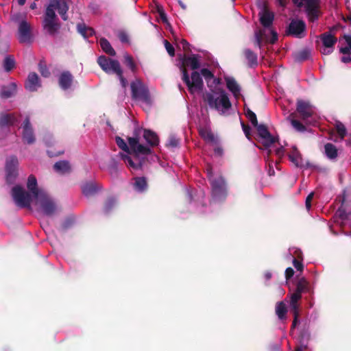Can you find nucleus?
Returning <instances> with one entry per match:
<instances>
[{"label": "nucleus", "mask_w": 351, "mask_h": 351, "mask_svg": "<svg viewBox=\"0 0 351 351\" xmlns=\"http://www.w3.org/2000/svg\"><path fill=\"white\" fill-rule=\"evenodd\" d=\"M301 298L302 295L297 293L296 291H294L293 293L291 294L290 306L291 311H299L298 302L301 299Z\"/></svg>", "instance_id": "58836bf2"}, {"label": "nucleus", "mask_w": 351, "mask_h": 351, "mask_svg": "<svg viewBox=\"0 0 351 351\" xmlns=\"http://www.w3.org/2000/svg\"><path fill=\"white\" fill-rule=\"evenodd\" d=\"M259 21L261 24L265 28H269L274 20V14L269 11L266 5H264L258 13Z\"/></svg>", "instance_id": "dca6fc26"}, {"label": "nucleus", "mask_w": 351, "mask_h": 351, "mask_svg": "<svg viewBox=\"0 0 351 351\" xmlns=\"http://www.w3.org/2000/svg\"><path fill=\"white\" fill-rule=\"evenodd\" d=\"M296 112L291 113L287 117V119L291 122L293 128L298 132H304L306 131V127L301 123L300 121L296 119Z\"/></svg>", "instance_id": "cd10ccee"}, {"label": "nucleus", "mask_w": 351, "mask_h": 351, "mask_svg": "<svg viewBox=\"0 0 351 351\" xmlns=\"http://www.w3.org/2000/svg\"><path fill=\"white\" fill-rule=\"evenodd\" d=\"M217 93H206L203 95L204 101H206L210 108H214L217 110H221L223 112L229 110L232 107V104L229 99L227 93L221 90L219 96H216Z\"/></svg>", "instance_id": "7ed1b4c3"}, {"label": "nucleus", "mask_w": 351, "mask_h": 351, "mask_svg": "<svg viewBox=\"0 0 351 351\" xmlns=\"http://www.w3.org/2000/svg\"><path fill=\"white\" fill-rule=\"evenodd\" d=\"M210 184L213 198L217 201H224L228 196V188L225 178L222 176H219L216 179H212Z\"/></svg>", "instance_id": "0eeeda50"}, {"label": "nucleus", "mask_w": 351, "mask_h": 351, "mask_svg": "<svg viewBox=\"0 0 351 351\" xmlns=\"http://www.w3.org/2000/svg\"><path fill=\"white\" fill-rule=\"evenodd\" d=\"M99 45L102 49V50L107 54L114 56L116 55V51L111 46L110 42L105 38H101L99 40Z\"/></svg>", "instance_id": "473e14b6"}, {"label": "nucleus", "mask_w": 351, "mask_h": 351, "mask_svg": "<svg viewBox=\"0 0 351 351\" xmlns=\"http://www.w3.org/2000/svg\"><path fill=\"white\" fill-rule=\"evenodd\" d=\"M16 90V84L14 82L7 86H3L1 88L0 97L2 99H8L11 97Z\"/></svg>", "instance_id": "b1692460"}, {"label": "nucleus", "mask_w": 351, "mask_h": 351, "mask_svg": "<svg viewBox=\"0 0 351 351\" xmlns=\"http://www.w3.org/2000/svg\"><path fill=\"white\" fill-rule=\"evenodd\" d=\"M121 158L125 162V163H126L128 166L134 169H139L142 167V164L141 161H138V162L136 163L128 155L121 154Z\"/></svg>", "instance_id": "a19ab883"}, {"label": "nucleus", "mask_w": 351, "mask_h": 351, "mask_svg": "<svg viewBox=\"0 0 351 351\" xmlns=\"http://www.w3.org/2000/svg\"><path fill=\"white\" fill-rule=\"evenodd\" d=\"M27 187L29 191L30 194L32 195L34 199H36L40 195H41V194L45 193V191L43 189L38 188L37 180L33 175L29 176L27 182Z\"/></svg>", "instance_id": "6ab92c4d"}, {"label": "nucleus", "mask_w": 351, "mask_h": 351, "mask_svg": "<svg viewBox=\"0 0 351 351\" xmlns=\"http://www.w3.org/2000/svg\"><path fill=\"white\" fill-rule=\"evenodd\" d=\"M15 113H0V128H9L18 123Z\"/></svg>", "instance_id": "a211bd4d"}, {"label": "nucleus", "mask_w": 351, "mask_h": 351, "mask_svg": "<svg viewBox=\"0 0 351 351\" xmlns=\"http://www.w3.org/2000/svg\"><path fill=\"white\" fill-rule=\"evenodd\" d=\"M272 38L270 40V43L274 44L278 40V34L274 30L271 31Z\"/></svg>", "instance_id": "774afa93"}, {"label": "nucleus", "mask_w": 351, "mask_h": 351, "mask_svg": "<svg viewBox=\"0 0 351 351\" xmlns=\"http://www.w3.org/2000/svg\"><path fill=\"white\" fill-rule=\"evenodd\" d=\"M227 88L233 94V95L238 98L240 96L241 87L237 81L233 77L225 78Z\"/></svg>", "instance_id": "4be33fe9"}, {"label": "nucleus", "mask_w": 351, "mask_h": 351, "mask_svg": "<svg viewBox=\"0 0 351 351\" xmlns=\"http://www.w3.org/2000/svg\"><path fill=\"white\" fill-rule=\"evenodd\" d=\"M255 128L257 130L258 136L263 140V144L265 147H269L278 140V138L271 134L265 125L258 124V126Z\"/></svg>", "instance_id": "4468645a"}, {"label": "nucleus", "mask_w": 351, "mask_h": 351, "mask_svg": "<svg viewBox=\"0 0 351 351\" xmlns=\"http://www.w3.org/2000/svg\"><path fill=\"white\" fill-rule=\"evenodd\" d=\"M302 261L296 259L295 258L293 261V265L294 267L300 271H302L304 269L303 264L302 263Z\"/></svg>", "instance_id": "13d9d810"}, {"label": "nucleus", "mask_w": 351, "mask_h": 351, "mask_svg": "<svg viewBox=\"0 0 351 351\" xmlns=\"http://www.w3.org/2000/svg\"><path fill=\"white\" fill-rule=\"evenodd\" d=\"M294 274V270L291 267H288L285 270V277L287 280L290 279Z\"/></svg>", "instance_id": "69168bd1"}, {"label": "nucleus", "mask_w": 351, "mask_h": 351, "mask_svg": "<svg viewBox=\"0 0 351 351\" xmlns=\"http://www.w3.org/2000/svg\"><path fill=\"white\" fill-rule=\"evenodd\" d=\"M308 289V282L304 278H300L296 285L295 291L297 293L302 295V293L307 291Z\"/></svg>", "instance_id": "ea45409f"}, {"label": "nucleus", "mask_w": 351, "mask_h": 351, "mask_svg": "<svg viewBox=\"0 0 351 351\" xmlns=\"http://www.w3.org/2000/svg\"><path fill=\"white\" fill-rule=\"evenodd\" d=\"M38 70L40 74L45 77H47L50 75V72L47 69L46 64L43 61H40L39 62Z\"/></svg>", "instance_id": "8fccbe9b"}, {"label": "nucleus", "mask_w": 351, "mask_h": 351, "mask_svg": "<svg viewBox=\"0 0 351 351\" xmlns=\"http://www.w3.org/2000/svg\"><path fill=\"white\" fill-rule=\"evenodd\" d=\"M180 140L173 134H171L169 137L168 143L167 146L169 147H176L179 145Z\"/></svg>", "instance_id": "3c124183"}, {"label": "nucleus", "mask_w": 351, "mask_h": 351, "mask_svg": "<svg viewBox=\"0 0 351 351\" xmlns=\"http://www.w3.org/2000/svg\"><path fill=\"white\" fill-rule=\"evenodd\" d=\"M141 130L137 129L134 131V136L129 137L128 145L120 136H116L115 141L118 147L128 154H134L135 156L149 155L151 154V149L149 147L143 145L139 143V132Z\"/></svg>", "instance_id": "f03ea898"}, {"label": "nucleus", "mask_w": 351, "mask_h": 351, "mask_svg": "<svg viewBox=\"0 0 351 351\" xmlns=\"http://www.w3.org/2000/svg\"><path fill=\"white\" fill-rule=\"evenodd\" d=\"M32 26L26 20L20 21L18 27V39L20 43L31 42Z\"/></svg>", "instance_id": "ddd939ff"}, {"label": "nucleus", "mask_w": 351, "mask_h": 351, "mask_svg": "<svg viewBox=\"0 0 351 351\" xmlns=\"http://www.w3.org/2000/svg\"><path fill=\"white\" fill-rule=\"evenodd\" d=\"M56 171L64 174L71 172V166L67 160H60L56 162L53 165Z\"/></svg>", "instance_id": "7c9ffc66"}, {"label": "nucleus", "mask_w": 351, "mask_h": 351, "mask_svg": "<svg viewBox=\"0 0 351 351\" xmlns=\"http://www.w3.org/2000/svg\"><path fill=\"white\" fill-rule=\"evenodd\" d=\"M340 52L343 54H350V46L348 45V47H341L340 49Z\"/></svg>", "instance_id": "338daca9"}, {"label": "nucleus", "mask_w": 351, "mask_h": 351, "mask_svg": "<svg viewBox=\"0 0 351 351\" xmlns=\"http://www.w3.org/2000/svg\"><path fill=\"white\" fill-rule=\"evenodd\" d=\"M157 9H158V12L159 14V16H160V18L161 21L163 23H167L168 22L167 16V14H165L164 10H163V8L162 7L158 6Z\"/></svg>", "instance_id": "4d7b16f0"}, {"label": "nucleus", "mask_w": 351, "mask_h": 351, "mask_svg": "<svg viewBox=\"0 0 351 351\" xmlns=\"http://www.w3.org/2000/svg\"><path fill=\"white\" fill-rule=\"evenodd\" d=\"M293 315V320L291 325V329L295 328L297 324L299 323V311H291Z\"/></svg>", "instance_id": "052dcab7"}, {"label": "nucleus", "mask_w": 351, "mask_h": 351, "mask_svg": "<svg viewBox=\"0 0 351 351\" xmlns=\"http://www.w3.org/2000/svg\"><path fill=\"white\" fill-rule=\"evenodd\" d=\"M99 190V186L93 182H86L82 186V191L85 196H92Z\"/></svg>", "instance_id": "a878e982"}, {"label": "nucleus", "mask_w": 351, "mask_h": 351, "mask_svg": "<svg viewBox=\"0 0 351 351\" xmlns=\"http://www.w3.org/2000/svg\"><path fill=\"white\" fill-rule=\"evenodd\" d=\"M131 96L134 100H139L145 104H151V97L148 87L140 79H136L130 84Z\"/></svg>", "instance_id": "39448f33"}, {"label": "nucleus", "mask_w": 351, "mask_h": 351, "mask_svg": "<svg viewBox=\"0 0 351 351\" xmlns=\"http://www.w3.org/2000/svg\"><path fill=\"white\" fill-rule=\"evenodd\" d=\"M293 1L299 8H301L304 2L306 11L319 8L320 2L319 0H293Z\"/></svg>", "instance_id": "393cba45"}, {"label": "nucleus", "mask_w": 351, "mask_h": 351, "mask_svg": "<svg viewBox=\"0 0 351 351\" xmlns=\"http://www.w3.org/2000/svg\"><path fill=\"white\" fill-rule=\"evenodd\" d=\"M241 127L246 137L249 138L250 136L251 131L250 127L248 125L245 124L244 122H241Z\"/></svg>", "instance_id": "680f3d73"}, {"label": "nucleus", "mask_w": 351, "mask_h": 351, "mask_svg": "<svg viewBox=\"0 0 351 351\" xmlns=\"http://www.w3.org/2000/svg\"><path fill=\"white\" fill-rule=\"evenodd\" d=\"M74 223V218L73 217H66L62 223L60 227V230L65 232L68 229L71 228Z\"/></svg>", "instance_id": "c03bdc74"}, {"label": "nucleus", "mask_w": 351, "mask_h": 351, "mask_svg": "<svg viewBox=\"0 0 351 351\" xmlns=\"http://www.w3.org/2000/svg\"><path fill=\"white\" fill-rule=\"evenodd\" d=\"M243 54L247 61V65L250 68H254L258 65L257 55L250 49L243 50Z\"/></svg>", "instance_id": "bb28decb"}, {"label": "nucleus", "mask_w": 351, "mask_h": 351, "mask_svg": "<svg viewBox=\"0 0 351 351\" xmlns=\"http://www.w3.org/2000/svg\"><path fill=\"white\" fill-rule=\"evenodd\" d=\"M320 39L326 48H331L337 43V38L329 32H325L320 35Z\"/></svg>", "instance_id": "c85d7f7f"}, {"label": "nucleus", "mask_w": 351, "mask_h": 351, "mask_svg": "<svg viewBox=\"0 0 351 351\" xmlns=\"http://www.w3.org/2000/svg\"><path fill=\"white\" fill-rule=\"evenodd\" d=\"M10 49V43L8 41L0 43V53L5 55Z\"/></svg>", "instance_id": "6e6d98bb"}, {"label": "nucleus", "mask_w": 351, "mask_h": 351, "mask_svg": "<svg viewBox=\"0 0 351 351\" xmlns=\"http://www.w3.org/2000/svg\"><path fill=\"white\" fill-rule=\"evenodd\" d=\"M143 136L144 139L150 146L155 147L158 145L159 138L154 132L150 130L144 129Z\"/></svg>", "instance_id": "5701e85b"}, {"label": "nucleus", "mask_w": 351, "mask_h": 351, "mask_svg": "<svg viewBox=\"0 0 351 351\" xmlns=\"http://www.w3.org/2000/svg\"><path fill=\"white\" fill-rule=\"evenodd\" d=\"M206 173H207V177H208L209 182H211L212 179H216L217 177H214L213 169L210 166H208L206 168Z\"/></svg>", "instance_id": "0e129e2a"}, {"label": "nucleus", "mask_w": 351, "mask_h": 351, "mask_svg": "<svg viewBox=\"0 0 351 351\" xmlns=\"http://www.w3.org/2000/svg\"><path fill=\"white\" fill-rule=\"evenodd\" d=\"M69 0H51L44 15L43 27L50 36H54L60 28L55 10H58L59 14L64 21H67V12L69 10Z\"/></svg>", "instance_id": "f257e3e1"}, {"label": "nucleus", "mask_w": 351, "mask_h": 351, "mask_svg": "<svg viewBox=\"0 0 351 351\" xmlns=\"http://www.w3.org/2000/svg\"><path fill=\"white\" fill-rule=\"evenodd\" d=\"M287 308L284 302H279L276 306V313L280 319H284L286 317Z\"/></svg>", "instance_id": "e433bc0d"}, {"label": "nucleus", "mask_w": 351, "mask_h": 351, "mask_svg": "<svg viewBox=\"0 0 351 351\" xmlns=\"http://www.w3.org/2000/svg\"><path fill=\"white\" fill-rule=\"evenodd\" d=\"M164 44L169 55L171 57H173L175 56V49L173 46L167 40H164Z\"/></svg>", "instance_id": "864d4df0"}, {"label": "nucleus", "mask_w": 351, "mask_h": 351, "mask_svg": "<svg viewBox=\"0 0 351 351\" xmlns=\"http://www.w3.org/2000/svg\"><path fill=\"white\" fill-rule=\"evenodd\" d=\"M73 81V76L69 71L62 72L58 79L59 86L62 90H68L71 88Z\"/></svg>", "instance_id": "412c9836"}, {"label": "nucleus", "mask_w": 351, "mask_h": 351, "mask_svg": "<svg viewBox=\"0 0 351 351\" xmlns=\"http://www.w3.org/2000/svg\"><path fill=\"white\" fill-rule=\"evenodd\" d=\"M25 86L31 92L36 91L40 86L38 75L35 72H32L28 75Z\"/></svg>", "instance_id": "aec40b11"}, {"label": "nucleus", "mask_w": 351, "mask_h": 351, "mask_svg": "<svg viewBox=\"0 0 351 351\" xmlns=\"http://www.w3.org/2000/svg\"><path fill=\"white\" fill-rule=\"evenodd\" d=\"M182 81L186 84L190 93L195 91H202L204 88V82L202 76L197 71H193L191 78L186 69H182Z\"/></svg>", "instance_id": "423d86ee"}, {"label": "nucleus", "mask_w": 351, "mask_h": 351, "mask_svg": "<svg viewBox=\"0 0 351 351\" xmlns=\"http://www.w3.org/2000/svg\"><path fill=\"white\" fill-rule=\"evenodd\" d=\"M206 80L209 81L214 77L213 73L208 69L204 68L201 70V74Z\"/></svg>", "instance_id": "5fc2aeb1"}, {"label": "nucleus", "mask_w": 351, "mask_h": 351, "mask_svg": "<svg viewBox=\"0 0 351 351\" xmlns=\"http://www.w3.org/2000/svg\"><path fill=\"white\" fill-rule=\"evenodd\" d=\"M325 153L326 156L330 159H335L338 156L337 149L332 143H326L324 145Z\"/></svg>", "instance_id": "c9c22d12"}, {"label": "nucleus", "mask_w": 351, "mask_h": 351, "mask_svg": "<svg viewBox=\"0 0 351 351\" xmlns=\"http://www.w3.org/2000/svg\"><path fill=\"white\" fill-rule=\"evenodd\" d=\"M310 58V51L308 49L301 50L294 55L295 60L299 62H304Z\"/></svg>", "instance_id": "79ce46f5"}, {"label": "nucleus", "mask_w": 351, "mask_h": 351, "mask_svg": "<svg viewBox=\"0 0 351 351\" xmlns=\"http://www.w3.org/2000/svg\"><path fill=\"white\" fill-rule=\"evenodd\" d=\"M134 180L133 186L135 191L142 193L147 190L148 185L145 177H135Z\"/></svg>", "instance_id": "c756f323"}, {"label": "nucleus", "mask_w": 351, "mask_h": 351, "mask_svg": "<svg viewBox=\"0 0 351 351\" xmlns=\"http://www.w3.org/2000/svg\"><path fill=\"white\" fill-rule=\"evenodd\" d=\"M335 129L341 140L343 139L347 134V130L345 125L341 121H336Z\"/></svg>", "instance_id": "a18cd8bd"}, {"label": "nucleus", "mask_w": 351, "mask_h": 351, "mask_svg": "<svg viewBox=\"0 0 351 351\" xmlns=\"http://www.w3.org/2000/svg\"><path fill=\"white\" fill-rule=\"evenodd\" d=\"M97 63L106 73H116L119 77L121 86L123 88L127 86L128 81L123 76V71L118 60L108 58L105 56H101L97 58Z\"/></svg>", "instance_id": "20e7f679"}, {"label": "nucleus", "mask_w": 351, "mask_h": 351, "mask_svg": "<svg viewBox=\"0 0 351 351\" xmlns=\"http://www.w3.org/2000/svg\"><path fill=\"white\" fill-rule=\"evenodd\" d=\"M118 37L122 43H128L129 40L128 34L124 32H120Z\"/></svg>", "instance_id": "e2e57ef3"}, {"label": "nucleus", "mask_w": 351, "mask_h": 351, "mask_svg": "<svg viewBox=\"0 0 351 351\" xmlns=\"http://www.w3.org/2000/svg\"><path fill=\"white\" fill-rule=\"evenodd\" d=\"M116 205V199L113 197H109L106 199L104 205V212L108 214Z\"/></svg>", "instance_id": "37998d69"}, {"label": "nucleus", "mask_w": 351, "mask_h": 351, "mask_svg": "<svg viewBox=\"0 0 351 351\" xmlns=\"http://www.w3.org/2000/svg\"><path fill=\"white\" fill-rule=\"evenodd\" d=\"M200 136L205 140L214 145L218 144V139L214 134L209 130L202 129L199 131Z\"/></svg>", "instance_id": "72a5a7b5"}, {"label": "nucleus", "mask_w": 351, "mask_h": 351, "mask_svg": "<svg viewBox=\"0 0 351 351\" xmlns=\"http://www.w3.org/2000/svg\"><path fill=\"white\" fill-rule=\"evenodd\" d=\"M245 115L251 122L254 127H256L258 125L257 117L256 114L252 111L250 108H247L245 110Z\"/></svg>", "instance_id": "49530a36"}, {"label": "nucleus", "mask_w": 351, "mask_h": 351, "mask_svg": "<svg viewBox=\"0 0 351 351\" xmlns=\"http://www.w3.org/2000/svg\"><path fill=\"white\" fill-rule=\"evenodd\" d=\"M313 196H314V193L311 192L308 195V196L306 198L305 206H306V208H307V210H310V208H311V201L313 198Z\"/></svg>", "instance_id": "bf43d9fd"}, {"label": "nucleus", "mask_w": 351, "mask_h": 351, "mask_svg": "<svg viewBox=\"0 0 351 351\" xmlns=\"http://www.w3.org/2000/svg\"><path fill=\"white\" fill-rule=\"evenodd\" d=\"M123 63L128 67L132 73H136L137 71V65L134 60L132 56L128 53L123 55Z\"/></svg>", "instance_id": "f704fd0d"}, {"label": "nucleus", "mask_w": 351, "mask_h": 351, "mask_svg": "<svg viewBox=\"0 0 351 351\" xmlns=\"http://www.w3.org/2000/svg\"><path fill=\"white\" fill-rule=\"evenodd\" d=\"M3 68L5 71L9 72L15 67V60L13 56L6 55L3 60Z\"/></svg>", "instance_id": "4c0bfd02"}, {"label": "nucleus", "mask_w": 351, "mask_h": 351, "mask_svg": "<svg viewBox=\"0 0 351 351\" xmlns=\"http://www.w3.org/2000/svg\"><path fill=\"white\" fill-rule=\"evenodd\" d=\"M12 197L16 205L21 208H27L30 206L32 202V195L30 193L27 192L21 186L16 185L11 190Z\"/></svg>", "instance_id": "6e6552de"}, {"label": "nucleus", "mask_w": 351, "mask_h": 351, "mask_svg": "<svg viewBox=\"0 0 351 351\" xmlns=\"http://www.w3.org/2000/svg\"><path fill=\"white\" fill-rule=\"evenodd\" d=\"M35 199L37 203L40 204L43 213L46 215L51 216L55 213L56 210V205L46 192L41 194V195Z\"/></svg>", "instance_id": "f8f14e48"}, {"label": "nucleus", "mask_w": 351, "mask_h": 351, "mask_svg": "<svg viewBox=\"0 0 351 351\" xmlns=\"http://www.w3.org/2000/svg\"><path fill=\"white\" fill-rule=\"evenodd\" d=\"M289 160L294 163L296 166H298L300 153L296 147H293V151L289 154Z\"/></svg>", "instance_id": "de8ad7c7"}, {"label": "nucleus", "mask_w": 351, "mask_h": 351, "mask_svg": "<svg viewBox=\"0 0 351 351\" xmlns=\"http://www.w3.org/2000/svg\"><path fill=\"white\" fill-rule=\"evenodd\" d=\"M78 32L84 38H89L95 34L93 28L86 26L84 23H78L77 25Z\"/></svg>", "instance_id": "2f4dec72"}, {"label": "nucleus", "mask_w": 351, "mask_h": 351, "mask_svg": "<svg viewBox=\"0 0 351 351\" xmlns=\"http://www.w3.org/2000/svg\"><path fill=\"white\" fill-rule=\"evenodd\" d=\"M19 161L15 156H12L7 158L5 162L6 182L8 184H12L18 176Z\"/></svg>", "instance_id": "9b49d317"}, {"label": "nucleus", "mask_w": 351, "mask_h": 351, "mask_svg": "<svg viewBox=\"0 0 351 351\" xmlns=\"http://www.w3.org/2000/svg\"><path fill=\"white\" fill-rule=\"evenodd\" d=\"M308 15V20L311 22H314L318 19L319 16V8L306 11Z\"/></svg>", "instance_id": "09e8293b"}, {"label": "nucleus", "mask_w": 351, "mask_h": 351, "mask_svg": "<svg viewBox=\"0 0 351 351\" xmlns=\"http://www.w3.org/2000/svg\"><path fill=\"white\" fill-rule=\"evenodd\" d=\"M199 56L193 54L191 56H184L182 60L181 71L186 67L191 68L192 70L197 69L200 67Z\"/></svg>", "instance_id": "f3484780"}, {"label": "nucleus", "mask_w": 351, "mask_h": 351, "mask_svg": "<svg viewBox=\"0 0 351 351\" xmlns=\"http://www.w3.org/2000/svg\"><path fill=\"white\" fill-rule=\"evenodd\" d=\"M296 112L300 118L306 123L308 119L315 114L313 106L308 101L298 99L296 103Z\"/></svg>", "instance_id": "9d476101"}, {"label": "nucleus", "mask_w": 351, "mask_h": 351, "mask_svg": "<svg viewBox=\"0 0 351 351\" xmlns=\"http://www.w3.org/2000/svg\"><path fill=\"white\" fill-rule=\"evenodd\" d=\"M285 34L297 38H303L306 35V25L301 19H293L287 26Z\"/></svg>", "instance_id": "1a4fd4ad"}, {"label": "nucleus", "mask_w": 351, "mask_h": 351, "mask_svg": "<svg viewBox=\"0 0 351 351\" xmlns=\"http://www.w3.org/2000/svg\"><path fill=\"white\" fill-rule=\"evenodd\" d=\"M264 35V31L263 30H258L255 32V45L258 48H261L262 46V40H263V36Z\"/></svg>", "instance_id": "603ef678"}, {"label": "nucleus", "mask_w": 351, "mask_h": 351, "mask_svg": "<svg viewBox=\"0 0 351 351\" xmlns=\"http://www.w3.org/2000/svg\"><path fill=\"white\" fill-rule=\"evenodd\" d=\"M22 128V138L23 142L29 145L33 144L36 141V138L29 117H25Z\"/></svg>", "instance_id": "2eb2a0df"}]
</instances>
